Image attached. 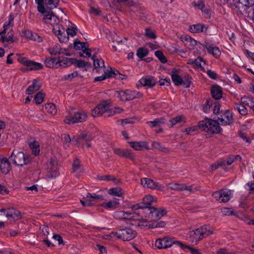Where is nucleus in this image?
<instances>
[{"mask_svg":"<svg viewBox=\"0 0 254 254\" xmlns=\"http://www.w3.org/2000/svg\"><path fill=\"white\" fill-rule=\"evenodd\" d=\"M155 56L162 63H166L167 60L161 51H157L155 52Z\"/></svg>","mask_w":254,"mask_h":254,"instance_id":"obj_56","label":"nucleus"},{"mask_svg":"<svg viewBox=\"0 0 254 254\" xmlns=\"http://www.w3.org/2000/svg\"><path fill=\"white\" fill-rule=\"evenodd\" d=\"M127 101L132 100L135 98H140L142 96V93L136 91L126 90Z\"/></svg>","mask_w":254,"mask_h":254,"instance_id":"obj_27","label":"nucleus"},{"mask_svg":"<svg viewBox=\"0 0 254 254\" xmlns=\"http://www.w3.org/2000/svg\"><path fill=\"white\" fill-rule=\"evenodd\" d=\"M241 103L243 104L249 106L250 107L254 110V102L251 98L248 97H243L241 98Z\"/></svg>","mask_w":254,"mask_h":254,"instance_id":"obj_46","label":"nucleus"},{"mask_svg":"<svg viewBox=\"0 0 254 254\" xmlns=\"http://www.w3.org/2000/svg\"><path fill=\"white\" fill-rule=\"evenodd\" d=\"M62 48L59 44H56L52 48L48 49L49 53L52 55H61L62 52H61Z\"/></svg>","mask_w":254,"mask_h":254,"instance_id":"obj_35","label":"nucleus"},{"mask_svg":"<svg viewBox=\"0 0 254 254\" xmlns=\"http://www.w3.org/2000/svg\"><path fill=\"white\" fill-rule=\"evenodd\" d=\"M46 66L49 68H57V61L55 58H47L45 60Z\"/></svg>","mask_w":254,"mask_h":254,"instance_id":"obj_33","label":"nucleus"},{"mask_svg":"<svg viewBox=\"0 0 254 254\" xmlns=\"http://www.w3.org/2000/svg\"><path fill=\"white\" fill-rule=\"evenodd\" d=\"M78 75V72L77 71H75L72 73L64 75L62 79L64 80H71L73 78L77 77Z\"/></svg>","mask_w":254,"mask_h":254,"instance_id":"obj_55","label":"nucleus"},{"mask_svg":"<svg viewBox=\"0 0 254 254\" xmlns=\"http://www.w3.org/2000/svg\"><path fill=\"white\" fill-rule=\"evenodd\" d=\"M211 94L215 100H219L222 97L221 87L218 85H213L211 89Z\"/></svg>","mask_w":254,"mask_h":254,"instance_id":"obj_18","label":"nucleus"},{"mask_svg":"<svg viewBox=\"0 0 254 254\" xmlns=\"http://www.w3.org/2000/svg\"><path fill=\"white\" fill-rule=\"evenodd\" d=\"M9 158L13 162V164L20 166L27 164L31 160L30 156H25L23 152L18 151L16 150H13Z\"/></svg>","mask_w":254,"mask_h":254,"instance_id":"obj_4","label":"nucleus"},{"mask_svg":"<svg viewBox=\"0 0 254 254\" xmlns=\"http://www.w3.org/2000/svg\"><path fill=\"white\" fill-rule=\"evenodd\" d=\"M212 234L209 225H204L189 232V240L192 243L198 242Z\"/></svg>","mask_w":254,"mask_h":254,"instance_id":"obj_2","label":"nucleus"},{"mask_svg":"<svg viewBox=\"0 0 254 254\" xmlns=\"http://www.w3.org/2000/svg\"><path fill=\"white\" fill-rule=\"evenodd\" d=\"M152 146L155 149H158L163 152H166L168 150L167 148L162 146L159 142L153 141L152 143Z\"/></svg>","mask_w":254,"mask_h":254,"instance_id":"obj_57","label":"nucleus"},{"mask_svg":"<svg viewBox=\"0 0 254 254\" xmlns=\"http://www.w3.org/2000/svg\"><path fill=\"white\" fill-rule=\"evenodd\" d=\"M37 4L38 11L40 13H43L45 11L44 4L47 8L53 9L58 7L60 0H35Z\"/></svg>","mask_w":254,"mask_h":254,"instance_id":"obj_8","label":"nucleus"},{"mask_svg":"<svg viewBox=\"0 0 254 254\" xmlns=\"http://www.w3.org/2000/svg\"><path fill=\"white\" fill-rule=\"evenodd\" d=\"M94 136L91 134L86 132H81L79 135L77 136V140L80 143V140L81 139L84 140L85 142H88L93 140Z\"/></svg>","mask_w":254,"mask_h":254,"instance_id":"obj_29","label":"nucleus"},{"mask_svg":"<svg viewBox=\"0 0 254 254\" xmlns=\"http://www.w3.org/2000/svg\"><path fill=\"white\" fill-rule=\"evenodd\" d=\"M141 184L144 187H147L151 189L157 188L159 184L154 182L152 180L148 178H143L141 180Z\"/></svg>","mask_w":254,"mask_h":254,"instance_id":"obj_20","label":"nucleus"},{"mask_svg":"<svg viewBox=\"0 0 254 254\" xmlns=\"http://www.w3.org/2000/svg\"><path fill=\"white\" fill-rule=\"evenodd\" d=\"M62 139L65 143H69L70 141H72V142L74 144H79V141L77 140V136L74 137L73 138L71 139L68 134H64L62 135Z\"/></svg>","mask_w":254,"mask_h":254,"instance_id":"obj_41","label":"nucleus"},{"mask_svg":"<svg viewBox=\"0 0 254 254\" xmlns=\"http://www.w3.org/2000/svg\"><path fill=\"white\" fill-rule=\"evenodd\" d=\"M13 19V16L12 15H10L9 16L8 21L5 22V23L3 24V30L1 32V34L6 33V31L8 30V29L12 27L11 23H12Z\"/></svg>","mask_w":254,"mask_h":254,"instance_id":"obj_40","label":"nucleus"},{"mask_svg":"<svg viewBox=\"0 0 254 254\" xmlns=\"http://www.w3.org/2000/svg\"><path fill=\"white\" fill-rule=\"evenodd\" d=\"M171 78L172 81L174 82L176 86L180 85L183 83V80L182 77L175 73H173L171 74Z\"/></svg>","mask_w":254,"mask_h":254,"instance_id":"obj_38","label":"nucleus"},{"mask_svg":"<svg viewBox=\"0 0 254 254\" xmlns=\"http://www.w3.org/2000/svg\"><path fill=\"white\" fill-rule=\"evenodd\" d=\"M5 215L7 218H12L13 219L18 220L21 218L20 211L14 208H8L7 209V213Z\"/></svg>","mask_w":254,"mask_h":254,"instance_id":"obj_19","label":"nucleus"},{"mask_svg":"<svg viewBox=\"0 0 254 254\" xmlns=\"http://www.w3.org/2000/svg\"><path fill=\"white\" fill-rule=\"evenodd\" d=\"M148 54V50L144 48H139L136 51V56L139 58H143Z\"/></svg>","mask_w":254,"mask_h":254,"instance_id":"obj_47","label":"nucleus"},{"mask_svg":"<svg viewBox=\"0 0 254 254\" xmlns=\"http://www.w3.org/2000/svg\"><path fill=\"white\" fill-rule=\"evenodd\" d=\"M128 216V212L124 211H116L114 213V217L116 219H127Z\"/></svg>","mask_w":254,"mask_h":254,"instance_id":"obj_37","label":"nucleus"},{"mask_svg":"<svg viewBox=\"0 0 254 254\" xmlns=\"http://www.w3.org/2000/svg\"><path fill=\"white\" fill-rule=\"evenodd\" d=\"M74 49L76 50H81L88 47V44L85 42H81L77 39L74 42Z\"/></svg>","mask_w":254,"mask_h":254,"instance_id":"obj_32","label":"nucleus"},{"mask_svg":"<svg viewBox=\"0 0 254 254\" xmlns=\"http://www.w3.org/2000/svg\"><path fill=\"white\" fill-rule=\"evenodd\" d=\"M209 53L212 54L215 57L217 58L221 54V52L219 49L216 47H212L211 46H206Z\"/></svg>","mask_w":254,"mask_h":254,"instance_id":"obj_36","label":"nucleus"},{"mask_svg":"<svg viewBox=\"0 0 254 254\" xmlns=\"http://www.w3.org/2000/svg\"><path fill=\"white\" fill-rule=\"evenodd\" d=\"M239 2L247 7L252 6L254 5V0H239Z\"/></svg>","mask_w":254,"mask_h":254,"instance_id":"obj_64","label":"nucleus"},{"mask_svg":"<svg viewBox=\"0 0 254 254\" xmlns=\"http://www.w3.org/2000/svg\"><path fill=\"white\" fill-rule=\"evenodd\" d=\"M110 105L106 101H103L99 104L92 111L93 117H97L105 114V116L110 117L115 115L113 108L109 109Z\"/></svg>","mask_w":254,"mask_h":254,"instance_id":"obj_5","label":"nucleus"},{"mask_svg":"<svg viewBox=\"0 0 254 254\" xmlns=\"http://www.w3.org/2000/svg\"><path fill=\"white\" fill-rule=\"evenodd\" d=\"M141 85L146 86L147 88L153 87L156 83V80L152 76H147L143 77L139 80Z\"/></svg>","mask_w":254,"mask_h":254,"instance_id":"obj_13","label":"nucleus"},{"mask_svg":"<svg viewBox=\"0 0 254 254\" xmlns=\"http://www.w3.org/2000/svg\"><path fill=\"white\" fill-rule=\"evenodd\" d=\"M72 169L74 172L77 173H81L83 171V168L80 165L79 160L78 159H76L74 160L72 164Z\"/></svg>","mask_w":254,"mask_h":254,"instance_id":"obj_42","label":"nucleus"},{"mask_svg":"<svg viewBox=\"0 0 254 254\" xmlns=\"http://www.w3.org/2000/svg\"><path fill=\"white\" fill-rule=\"evenodd\" d=\"M62 29L60 27V26H58L57 27L53 28V32L54 34L58 37H60L61 35H63L64 34V28L62 27Z\"/></svg>","mask_w":254,"mask_h":254,"instance_id":"obj_59","label":"nucleus"},{"mask_svg":"<svg viewBox=\"0 0 254 254\" xmlns=\"http://www.w3.org/2000/svg\"><path fill=\"white\" fill-rule=\"evenodd\" d=\"M119 204V203L117 200L114 199L108 202H104L101 205V206L106 209H115L117 208Z\"/></svg>","mask_w":254,"mask_h":254,"instance_id":"obj_30","label":"nucleus"},{"mask_svg":"<svg viewBox=\"0 0 254 254\" xmlns=\"http://www.w3.org/2000/svg\"><path fill=\"white\" fill-rule=\"evenodd\" d=\"M212 195L216 200H218L220 202H222V198H221L222 197V190L213 192Z\"/></svg>","mask_w":254,"mask_h":254,"instance_id":"obj_62","label":"nucleus"},{"mask_svg":"<svg viewBox=\"0 0 254 254\" xmlns=\"http://www.w3.org/2000/svg\"><path fill=\"white\" fill-rule=\"evenodd\" d=\"M228 74H229V77H227V78H233L234 80L239 84L242 82L241 78L237 74L231 71H229V73Z\"/></svg>","mask_w":254,"mask_h":254,"instance_id":"obj_58","label":"nucleus"},{"mask_svg":"<svg viewBox=\"0 0 254 254\" xmlns=\"http://www.w3.org/2000/svg\"><path fill=\"white\" fill-rule=\"evenodd\" d=\"M41 87L39 82L37 79L33 81L32 85L29 86L26 90V93L29 95L33 94L35 92L38 91Z\"/></svg>","mask_w":254,"mask_h":254,"instance_id":"obj_21","label":"nucleus"},{"mask_svg":"<svg viewBox=\"0 0 254 254\" xmlns=\"http://www.w3.org/2000/svg\"><path fill=\"white\" fill-rule=\"evenodd\" d=\"M168 189L171 190L183 191L188 190L190 192L192 191L191 186H187L185 184H180L176 183H170L167 185Z\"/></svg>","mask_w":254,"mask_h":254,"instance_id":"obj_12","label":"nucleus"},{"mask_svg":"<svg viewBox=\"0 0 254 254\" xmlns=\"http://www.w3.org/2000/svg\"><path fill=\"white\" fill-rule=\"evenodd\" d=\"M236 108H237L239 113L242 115L244 116L247 114V109L243 104H236Z\"/></svg>","mask_w":254,"mask_h":254,"instance_id":"obj_49","label":"nucleus"},{"mask_svg":"<svg viewBox=\"0 0 254 254\" xmlns=\"http://www.w3.org/2000/svg\"><path fill=\"white\" fill-rule=\"evenodd\" d=\"M185 117L183 115L176 116L169 120L170 124H168V126H169L170 127H172L173 126L180 123L185 122Z\"/></svg>","mask_w":254,"mask_h":254,"instance_id":"obj_28","label":"nucleus"},{"mask_svg":"<svg viewBox=\"0 0 254 254\" xmlns=\"http://www.w3.org/2000/svg\"><path fill=\"white\" fill-rule=\"evenodd\" d=\"M44 97L45 94L41 92H39L36 94L34 100L36 104H40L43 102Z\"/></svg>","mask_w":254,"mask_h":254,"instance_id":"obj_53","label":"nucleus"},{"mask_svg":"<svg viewBox=\"0 0 254 254\" xmlns=\"http://www.w3.org/2000/svg\"><path fill=\"white\" fill-rule=\"evenodd\" d=\"M232 197V190L226 189H223V202L228 201Z\"/></svg>","mask_w":254,"mask_h":254,"instance_id":"obj_43","label":"nucleus"},{"mask_svg":"<svg viewBox=\"0 0 254 254\" xmlns=\"http://www.w3.org/2000/svg\"><path fill=\"white\" fill-rule=\"evenodd\" d=\"M145 35L148 38L155 39L156 35L155 33L149 28H146L145 31Z\"/></svg>","mask_w":254,"mask_h":254,"instance_id":"obj_63","label":"nucleus"},{"mask_svg":"<svg viewBox=\"0 0 254 254\" xmlns=\"http://www.w3.org/2000/svg\"><path fill=\"white\" fill-rule=\"evenodd\" d=\"M207 27L200 23L190 25L189 28L190 32L194 33L206 32Z\"/></svg>","mask_w":254,"mask_h":254,"instance_id":"obj_23","label":"nucleus"},{"mask_svg":"<svg viewBox=\"0 0 254 254\" xmlns=\"http://www.w3.org/2000/svg\"><path fill=\"white\" fill-rule=\"evenodd\" d=\"M129 143L130 147L136 150H142L144 148L148 149V144L144 141L129 142Z\"/></svg>","mask_w":254,"mask_h":254,"instance_id":"obj_25","label":"nucleus"},{"mask_svg":"<svg viewBox=\"0 0 254 254\" xmlns=\"http://www.w3.org/2000/svg\"><path fill=\"white\" fill-rule=\"evenodd\" d=\"M193 63L196 66L197 68H200L201 71L203 72L205 71V69L202 64V63H203V64H205V61H204L202 58L199 57L195 59L193 62Z\"/></svg>","mask_w":254,"mask_h":254,"instance_id":"obj_45","label":"nucleus"},{"mask_svg":"<svg viewBox=\"0 0 254 254\" xmlns=\"http://www.w3.org/2000/svg\"><path fill=\"white\" fill-rule=\"evenodd\" d=\"M109 193L116 196H122L124 194V192L122 189L120 188H115L110 189L109 190Z\"/></svg>","mask_w":254,"mask_h":254,"instance_id":"obj_39","label":"nucleus"},{"mask_svg":"<svg viewBox=\"0 0 254 254\" xmlns=\"http://www.w3.org/2000/svg\"><path fill=\"white\" fill-rule=\"evenodd\" d=\"M181 39L185 45L190 49H193L196 44V41L188 35L182 36Z\"/></svg>","mask_w":254,"mask_h":254,"instance_id":"obj_17","label":"nucleus"},{"mask_svg":"<svg viewBox=\"0 0 254 254\" xmlns=\"http://www.w3.org/2000/svg\"><path fill=\"white\" fill-rule=\"evenodd\" d=\"M0 169L3 174H8L11 169V165L8 159L5 157L0 158Z\"/></svg>","mask_w":254,"mask_h":254,"instance_id":"obj_15","label":"nucleus"},{"mask_svg":"<svg viewBox=\"0 0 254 254\" xmlns=\"http://www.w3.org/2000/svg\"><path fill=\"white\" fill-rule=\"evenodd\" d=\"M166 225V223L164 221H161L159 222H152L149 224V228H162Z\"/></svg>","mask_w":254,"mask_h":254,"instance_id":"obj_51","label":"nucleus"},{"mask_svg":"<svg viewBox=\"0 0 254 254\" xmlns=\"http://www.w3.org/2000/svg\"><path fill=\"white\" fill-rule=\"evenodd\" d=\"M104 74L99 76H97L95 78V81H101L107 78H111V75H108L106 70H104Z\"/></svg>","mask_w":254,"mask_h":254,"instance_id":"obj_60","label":"nucleus"},{"mask_svg":"<svg viewBox=\"0 0 254 254\" xmlns=\"http://www.w3.org/2000/svg\"><path fill=\"white\" fill-rule=\"evenodd\" d=\"M43 15V21L47 24H53L56 22L57 17L50 10H47L45 8V11L41 13Z\"/></svg>","mask_w":254,"mask_h":254,"instance_id":"obj_11","label":"nucleus"},{"mask_svg":"<svg viewBox=\"0 0 254 254\" xmlns=\"http://www.w3.org/2000/svg\"><path fill=\"white\" fill-rule=\"evenodd\" d=\"M118 239L124 241H129L133 239L137 235L136 232L130 228H122L118 230L114 233Z\"/></svg>","mask_w":254,"mask_h":254,"instance_id":"obj_7","label":"nucleus"},{"mask_svg":"<svg viewBox=\"0 0 254 254\" xmlns=\"http://www.w3.org/2000/svg\"><path fill=\"white\" fill-rule=\"evenodd\" d=\"M45 108L47 111L52 115H55L57 113V110L56 106L53 103H48L46 104Z\"/></svg>","mask_w":254,"mask_h":254,"instance_id":"obj_48","label":"nucleus"},{"mask_svg":"<svg viewBox=\"0 0 254 254\" xmlns=\"http://www.w3.org/2000/svg\"><path fill=\"white\" fill-rule=\"evenodd\" d=\"M154 198L152 195H148L143 197L141 203L143 205L149 206L153 201Z\"/></svg>","mask_w":254,"mask_h":254,"instance_id":"obj_50","label":"nucleus"},{"mask_svg":"<svg viewBox=\"0 0 254 254\" xmlns=\"http://www.w3.org/2000/svg\"><path fill=\"white\" fill-rule=\"evenodd\" d=\"M48 172L47 177L49 178H55L59 175L58 161L55 158H52L48 164Z\"/></svg>","mask_w":254,"mask_h":254,"instance_id":"obj_9","label":"nucleus"},{"mask_svg":"<svg viewBox=\"0 0 254 254\" xmlns=\"http://www.w3.org/2000/svg\"><path fill=\"white\" fill-rule=\"evenodd\" d=\"M118 97H119L121 100L127 101V98L126 95V91L120 90L117 91Z\"/></svg>","mask_w":254,"mask_h":254,"instance_id":"obj_61","label":"nucleus"},{"mask_svg":"<svg viewBox=\"0 0 254 254\" xmlns=\"http://www.w3.org/2000/svg\"><path fill=\"white\" fill-rule=\"evenodd\" d=\"M97 179L100 181H112L116 184H119L120 182V180L119 179H116L115 177L111 175L98 176Z\"/></svg>","mask_w":254,"mask_h":254,"instance_id":"obj_31","label":"nucleus"},{"mask_svg":"<svg viewBox=\"0 0 254 254\" xmlns=\"http://www.w3.org/2000/svg\"><path fill=\"white\" fill-rule=\"evenodd\" d=\"M114 152L116 154L120 156L129 158L131 160L134 159V156L128 150H122L120 148H116L114 149Z\"/></svg>","mask_w":254,"mask_h":254,"instance_id":"obj_24","label":"nucleus"},{"mask_svg":"<svg viewBox=\"0 0 254 254\" xmlns=\"http://www.w3.org/2000/svg\"><path fill=\"white\" fill-rule=\"evenodd\" d=\"M147 209L150 211L148 217L154 220L161 219L167 213L166 209L163 208H155L154 207L148 206Z\"/></svg>","mask_w":254,"mask_h":254,"instance_id":"obj_10","label":"nucleus"},{"mask_svg":"<svg viewBox=\"0 0 254 254\" xmlns=\"http://www.w3.org/2000/svg\"><path fill=\"white\" fill-rule=\"evenodd\" d=\"M173 244L179 246L181 248L187 247L181 242L174 241L172 238L168 237H164L162 239H158L155 242V246L159 249H167L171 247Z\"/></svg>","mask_w":254,"mask_h":254,"instance_id":"obj_6","label":"nucleus"},{"mask_svg":"<svg viewBox=\"0 0 254 254\" xmlns=\"http://www.w3.org/2000/svg\"><path fill=\"white\" fill-rule=\"evenodd\" d=\"M92 60L93 61V65L94 69L96 70L97 72H99L100 70L102 69L105 70V65L104 61L100 58L97 57L95 55H93Z\"/></svg>","mask_w":254,"mask_h":254,"instance_id":"obj_14","label":"nucleus"},{"mask_svg":"<svg viewBox=\"0 0 254 254\" xmlns=\"http://www.w3.org/2000/svg\"><path fill=\"white\" fill-rule=\"evenodd\" d=\"M87 118V115L84 112H75L73 110H72L66 116L64 122L68 125L74 124L84 122L86 120Z\"/></svg>","mask_w":254,"mask_h":254,"instance_id":"obj_3","label":"nucleus"},{"mask_svg":"<svg viewBox=\"0 0 254 254\" xmlns=\"http://www.w3.org/2000/svg\"><path fill=\"white\" fill-rule=\"evenodd\" d=\"M108 75H111V77H115L116 78L118 75H121L117 70L115 69H113L111 67H109L108 69L106 70Z\"/></svg>","mask_w":254,"mask_h":254,"instance_id":"obj_52","label":"nucleus"},{"mask_svg":"<svg viewBox=\"0 0 254 254\" xmlns=\"http://www.w3.org/2000/svg\"><path fill=\"white\" fill-rule=\"evenodd\" d=\"M29 147L31 149L32 153L36 156L39 154L40 149L38 142L34 141L29 143Z\"/></svg>","mask_w":254,"mask_h":254,"instance_id":"obj_44","label":"nucleus"},{"mask_svg":"<svg viewBox=\"0 0 254 254\" xmlns=\"http://www.w3.org/2000/svg\"><path fill=\"white\" fill-rule=\"evenodd\" d=\"M27 67L25 71L42 69L43 68V65L41 63L29 60Z\"/></svg>","mask_w":254,"mask_h":254,"instance_id":"obj_22","label":"nucleus"},{"mask_svg":"<svg viewBox=\"0 0 254 254\" xmlns=\"http://www.w3.org/2000/svg\"><path fill=\"white\" fill-rule=\"evenodd\" d=\"M76 64V66L78 67L85 68V70H87L91 66V64L82 60H76L74 61V64Z\"/></svg>","mask_w":254,"mask_h":254,"instance_id":"obj_34","label":"nucleus"},{"mask_svg":"<svg viewBox=\"0 0 254 254\" xmlns=\"http://www.w3.org/2000/svg\"><path fill=\"white\" fill-rule=\"evenodd\" d=\"M74 59L64 58L62 60L59 59L57 61V68L66 67L74 64Z\"/></svg>","mask_w":254,"mask_h":254,"instance_id":"obj_16","label":"nucleus"},{"mask_svg":"<svg viewBox=\"0 0 254 254\" xmlns=\"http://www.w3.org/2000/svg\"><path fill=\"white\" fill-rule=\"evenodd\" d=\"M222 116L217 117V121L216 120H213L208 118H206L204 120L199 122L197 126H193L190 127L186 128L185 131L187 134H190L191 132L197 130V128L201 130L205 131V132H210L212 133H217L220 131V127L218 120L222 123Z\"/></svg>","mask_w":254,"mask_h":254,"instance_id":"obj_1","label":"nucleus"},{"mask_svg":"<svg viewBox=\"0 0 254 254\" xmlns=\"http://www.w3.org/2000/svg\"><path fill=\"white\" fill-rule=\"evenodd\" d=\"M127 219L139 221L142 219V216H140L138 213L128 212V216Z\"/></svg>","mask_w":254,"mask_h":254,"instance_id":"obj_54","label":"nucleus"},{"mask_svg":"<svg viewBox=\"0 0 254 254\" xmlns=\"http://www.w3.org/2000/svg\"><path fill=\"white\" fill-rule=\"evenodd\" d=\"M234 121L233 116L232 112L227 110L223 114V126L230 125Z\"/></svg>","mask_w":254,"mask_h":254,"instance_id":"obj_26","label":"nucleus"}]
</instances>
